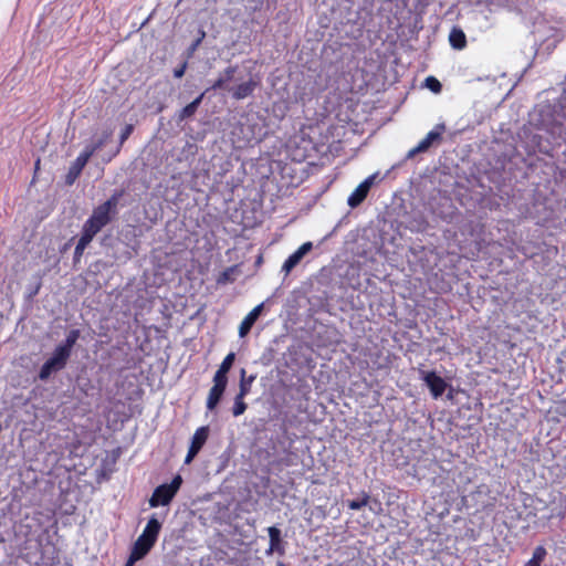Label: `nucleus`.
Instances as JSON below:
<instances>
[{
    "mask_svg": "<svg viewBox=\"0 0 566 566\" xmlns=\"http://www.w3.org/2000/svg\"><path fill=\"white\" fill-rule=\"evenodd\" d=\"M227 88V82L226 80L222 77V76H219L214 83L212 84V86L210 87V90H226Z\"/></svg>",
    "mask_w": 566,
    "mask_h": 566,
    "instance_id": "c756f323",
    "label": "nucleus"
},
{
    "mask_svg": "<svg viewBox=\"0 0 566 566\" xmlns=\"http://www.w3.org/2000/svg\"><path fill=\"white\" fill-rule=\"evenodd\" d=\"M93 239H94V237H92L91 234H88L87 232L82 230L81 238L78 239L77 244L74 250V256H73L74 262H78L81 260L85 249L92 242Z\"/></svg>",
    "mask_w": 566,
    "mask_h": 566,
    "instance_id": "a211bd4d",
    "label": "nucleus"
},
{
    "mask_svg": "<svg viewBox=\"0 0 566 566\" xmlns=\"http://www.w3.org/2000/svg\"><path fill=\"white\" fill-rule=\"evenodd\" d=\"M255 378V375L247 376L245 369L242 368L238 395L247 397L251 392V387Z\"/></svg>",
    "mask_w": 566,
    "mask_h": 566,
    "instance_id": "6ab92c4d",
    "label": "nucleus"
},
{
    "mask_svg": "<svg viewBox=\"0 0 566 566\" xmlns=\"http://www.w3.org/2000/svg\"><path fill=\"white\" fill-rule=\"evenodd\" d=\"M154 545L155 543L139 535L133 545L130 555L140 560L150 552Z\"/></svg>",
    "mask_w": 566,
    "mask_h": 566,
    "instance_id": "ddd939ff",
    "label": "nucleus"
},
{
    "mask_svg": "<svg viewBox=\"0 0 566 566\" xmlns=\"http://www.w3.org/2000/svg\"><path fill=\"white\" fill-rule=\"evenodd\" d=\"M123 195V190H116L105 202L95 207L82 230L95 237L116 216L117 206Z\"/></svg>",
    "mask_w": 566,
    "mask_h": 566,
    "instance_id": "f257e3e1",
    "label": "nucleus"
},
{
    "mask_svg": "<svg viewBox=\"0 0 566 566\" xmlns=\"http://www.w3.org/2000/svg\"><path fill=\"white\" fill-rule=\"evenodd\" d=\"M209 437V427L202 426L199 427L191 439L190 447L188 449V453L185 458V463L189 464L195 459V457L200 452L205 443L207 442Z\"/></svg>",
    "mask_w": 566,
    "mask_h": 566,
    "instance_id": "20e7f679",
    "label": "nucleus"
},
{
    "mask_svg": "<svg viewBox=\"0 0 566 566\" xmlns=\"http://www.w3.org/2000/svg\"><path fill=\"white\" fill-rule=\"evenodd\" d=\"M423 380L434 398L442 396L447 389L446 380L441 376L437 375L436 371L426 373Z\"/></svg>",
    "mask_w": 566,
    "mask_h": 566,
    "instance_id": "1a4fd4ad",
    "label": "nucleus"
},
{
    "mask_svg": "<svg viewBox=\"0 0 566 566\" xmlns=\"http://www.w3.org/2000/svg\"><path fill=\"white\" fill-rule=\"evenodd\" d=\"M206 36L205 31H200V36L193 42L192 50H196V48L201 43L203 38Z\"/></svg>",
    "mask_w": 566,
    "mask_h": 566,
    "instance_id": "2f4dec72",
    "label": "nucleus"
},
{
    "mask_svg": "<svg viewBox=\"0 0 566 566\" xmlns=\"http://www.w3.org/2000/svg\"><path fill=\"white\" fill-rule=\"evenodd\" d=\"M313 248L312 242L303 243L295 252H293L283 263L282 271L289 274L303 259V256L310 252Z\"/></svg>",
    "mask_w": 566,
    "mask_h": 566,
    "instance_id": "9d476101",
    "label": "nucleus"
},
{
    "mask_svg": "<svg viewBox=\"0 0 566 566\" xmlns=\"http://www.w3.org/2000/svg\"><path fill=\"white\" fill-rule=\"evenodd\" d=\"M40 287H41V283H38L35 289H32V294L31 295H36L39 293Z\"/></svg>",
    "mask_w": 566,
    "mask_h": 566,
    "instance_id": "f704fd0d",
    "label": "nucleus"
},
{
    "mask_svg": "<svg viewBox=\"0 0 566 566\" xmlns=\"http://www.w3.org/2000/svg\"><path fill=\"white\" fill-rule=\"evenodd\" d=\"M186 69H187V62H184L180 66H178L174 70V76L176 78L182 77L186 72Z\"/></svg>",
    "mask_w": 566,
    "mask_h": 566,
    "instance_id": "7c9ffc66",
    "label": "nucleus"
},
{
    "mask_svg": "<svg viewBox=\"0 0 566 566\" xmlns=\"http://www.w3.org/2000/svg\"><path fill=\"white\" fill-rule=\"evenodd\" d=\"M70 356L71 354L66 352V349L56 346L51 357L63 369L66 366Z\"/></svg>",
    "mask_w": 566,
    "mask_h": 566,
    "instance_id": "5701e85b",
    "label": "nucleus"
},
{
    "mask_svg": "<svg viewBox=\"0 0 566 566\" xmlns=\"http://www.w3.org/2000/svg\"><path fill=\"white\" fill-rule=\"evenodd\" d=\"M368 501H369V495L364 493L363 497L361 499H357V500H350L348 501V504L347 506L353 510V511H358L360 510L361 507L366 506L368 504Z\"/></svg>",
    "mask_w": 566,
    "mask_h": 566,
    "instance_id": "bb28decb",
    "label": "nucleus"
},
{
    "mask_svg": "<svg viewBox=\"0 0 566 566\" xmlns=\"http://www.w3.org/2000/svg\"><path fill=\"white\" fill-rule=\"evenodd\" d=\"M546 555V548L539 545L534 549L532 558L524 566H541Z\"/></svg>",
    "mask_w": 566,
    "mask_h": 566,
    "instance_id": "4be33fe9",
    "label": "nucleus"
},
{
    "mask_svg": "<svg viewBox=\"0 0 566 566\" xmlns=\"http://www.w3.org/2000/svg\"><path fill=\"white\" fill-rule=\"evenodd\" d=\"M205 96V93H201L197 98H195L191 103H189L188 105H186L180 112H179V115H178V119L179 120H185L187 118H190L191 116H193L199 107V105L201 104L202 102V98Z\"/></svg>",
    "mask_w": 566,
    "mask_h": 566,
    "instance_id": "f3484780",
    "label": "nucleus"
},
{
    "mask_svg": "<svg viewBox=\"0 0 566 566\" xmlns=\"http://www.w3.org/2000/svg\"><path fill=\"white\" fill-rule=\"evenodd\" d=\"M237 69V66H228L220 76H222L228 83L233 78Z\"/></svg>",
    "mask_w": 566,
    "mask_h": 566,
    "instance_id": "c85d7f7f",
    "label": "nucleus"
},
{
    "mask_svg": "<svg viewBox=\"0 0 566 566\" xmlns=\"http://www.w3.org/2000/svg\"><path fill=\"white\" fill-rule=\"evenodd\" d=\"M262 307L263 305L260 304L258 306H255L243 319L242 322L240 323V326H239V335L240 337H244L245 335L249 334V332L251 331L252 326L254 325L255 321L258 319V317L260 316L261 314V311H262Z\"/></svg>",
    "mask_w": 566,
    "mask_h": 566,
    "instance_id": "f8f14e48",
    "label": "nucleus"
},
{
    "mask_svg": "<svg viewBox=\"0 0 566 566\" xmlns=\"http://www.w3.org/2000/svg\"><path fill=\"white\" fill-rule=\"evenodd\" d=\"M446 130L444 124H438L430 130L419 144L409 150L408 157H413L419 153L427 151L433 144H439L442 140V134Z\"/></svg>",
    "mask_w": 566,
    "mask_h": 566,
    "instance_id": "7ed1b4c3",
    "label": "nucleus"
},
{
    "mask_svg": "<svg viewBox=\"0 0 566 566\" xmlns=\"http://www.w3.org/2000/svg\"><path fill=\"white\" fill-rule=\"evenodd\" d=\"M40 287H41V283H38L35 289H32V294L31 295H36L39 293Z\"/></svg>",
    "mask_w": 566,
    "mask_h": 566,
    "instance_id": "72a5a7b5",
    "label": "nucleus"
},
{
    "mask_svg": "<svg viewBox=\"0 0 566 566\" xmlns=\"http://www.w3.org/2000/svg\"><path fill=\"white\" fill-rule=\"evenodd\" d=\"M376 179V175H371L367 177L364 181H361L355 190L349 195L347 199V205L350 208H357L359 205H361L365 199L367 198L370 188L373 187Z\"/></svg>",
    "mask_w": 566,
    "mask_h": 566,
    "instance_id": "39448f33",
    "label": "nucleus"
},
{
    "mask_svg": "<svg viewBox=\"0 0 566 566\" xmlns=\"http://www.w3.org/2000/svg\"><path fill=\"white\" fill-rule=\"evenodd\" d=\"M269 534V548L266 549V555H272L273 553L283 556L285 554V542L282 539L281 530L276 526L268 527Z\"/></svg>",
    "mask_w": 566,
    "mask_h": 566,
    "instance_id": "0eeeda50",
    "label": "nucleus"
},
{
    "mask_svg": "<svg viewBox=\"0 0 566 566\" xmlns=\"http://www.w3.org/2000/svg\"><path fill=\"white\" fill-rule=\"evenodd\" d=\"M134 130V126L132 124H127L120 132L119 135V144L117 148L114 150L112 155H109L106 159H104L106 163L111 161L115 156H117L122 149V146L124 143L129 138Z\"/></svg>",
    "mask_w": 566,
    "mask_h": 566,
    "instance_id": "aec40b11",
    "label": "nucleus"
},
{
    "mask_svg": "<svg viewBox=\"0 0 566 566\" xmlns=\"http://www.w3.org/2000/svg\"><path fill=\"white\" fill-rule=\"evenodd\" d=\"M235 360V354L233 352L229 353L220 364L218 370L216 371L214 376L221 379L228 380V373L233 366V363Z\"/></svg>",
    "mask_w": 566,
    "mask_h": 566,
    "instance_id": "dca6fc26",
    "label": "nucleus"
},
{
    "mask_svg": "<svg viewBox=\"0 0 566 566\" xmlns=\"http://www.w3.org/2000/svg\"><path fill=\"white\" fill-rule=\"evenodd\" d=\"M62 368L50 357L41 367L39 371V378L41 380H46L52 373L59 371Z\"/></svg>",
    "mask_w": 566,
    "mask_h": 566,
    "instance_id": "412c9836",
    "label": "nucleus"
},
{
    "mask_svg": "<svg viewBox=\"0 0 566 566\" xmlns=\"http://www.w3.org/2000/svg\"><path fill=\"white\" fill-rule=\"evenodd\" d=\"M80 338V331L78 329H71L69 334L66 335V338L62 344L59 346L66 349L70 354L72 353V348L76 344L77 339Z\"/></svg>",
    "mask_w": 566,
    "mask_h": 566,
    "instance_id": "b1692460",
    "label": "nucleus"
},
{
    "mask_svg": "<svg viewBox=\"0 0 566 566\" xmlns=\"http://www.w3.org/2000/svg\"><path fill=\"white\" fill-rule=\"evenodd\" d=\"M182 484V478L181 475L177 474L174 476L170 483H164L158 485L150 499H149V506L150 507H158V506H166L170 504V502L174 500L176 494L178 493L180 486Z\"/></svg>",
    "mask_w": 566,
    "mask_h": 566,
    "instance_id": "f03ea898",
    "label": "nucleus"
},
{
    "mask_svg": "<svg viewBox=\"0 0 566 566\" xmlns=\"http://www.w3.org/2000/svg\"><path fill=\"white\" fill-rule=\"evenodd\" d=\"M276 566H287L286 564H284L283 562H277L276 563Z\"/></svg>",
    "mask_w": 566,
    "mask_h": 566,
    "instance_id": "c9c22d12",
    "label": "nucleus"
},
{
    "mask_svg": "<svg viewBox=\"0 0 566 566\" xmlns=\"http://www.w3.org/2000/svg\"><path fill=\"white\" fill-rule=\"evenodd\" d=\"M259 83L254 81L253 78H250L247 82H243L229 91L231 92V95L234 99L240 101L244 99L253 94L255 88L258 87Z\"/></svg>",
    "mask_w": 566,
    "mask_h": 566,
    "instance_id": "9b49d317",
    "label": "nucleus"
},
{
    "mask_svg": "<svg viewBox=\"0 0 566 566\" xmlns=\"http://www.w3.org/2000/svg\"><path fill=\"white\" fill-rule=\"evenodd\" d=\"M111 135H112V132H105L103 134L102 138H99L96 143L86 146L84 151L90 154V157H92L98 149H101L105 145V143L111 137Z\"/></svg>",
    "mask_w": 566,
    "mask_h": 566,
    "instance_id": "393cba45",
    "label": "nucleus"
},
{
    "mask_svg": "<svg viewBox=\"0 0 566 566\" xmlns=\"http://www.w3.org/2000/svg\"><path fill=\"white\" fill-rule=\"evenodd\" d=\"M426 87H428L433 93H440L442 90V85L438 78L434 76H428L424 80Z\"/></svg>",
    "mask_w": 566,
    "mask_h": 566,
    "instance_id": "cd10ccee",
    "label": "nucleus"
},
{
    "mask_svg": "<svg viewBox=\"0 0 566 566\" xmlns=\"http://www.w3.org/2000/svg\"><path fill=\"white\" fill-rule=\"evenodd\" d=\"M139 559H137L136 557H134L133 555L129 554V557L127 559V562L125 563L124 566H134V564L136 562H138Z\"/></svg>",
    "mask_w": 566,
    "mask_h": 566,
    "instance_id": "473e14b6",
    "label": "nucleus"
},
{
    "mask_svg": "<svg viewBox=\"0 0 566 566\" xmlns=\"http://www.w3.org/2000/svg\"><path fill=\"white\" fill-rule=\"evenodd\" d=\"M160 530H161V523L158 521V518L155 515H153L148 520L140 536L144 538H147L150 542L156 544L158 535L160 533Z\"/></svg>",
    "mask_w": 566,
    "mask_h": 566,
    "instance_id": "4468645a",
    "label": "nucleus"
},
{
    "mask_svg": "<svg viewBox=\"0 0 566 566\" xmlns=\"http://www.w3.org/2000/svg\"><path fill=\"white\" fill-rule=\"evenodd\" d=\"M227 385L228 380L213 376V386L210 388L207 398L208 410H213L218 406L226 391Z\"/></svg>",
    "mask_w": 566,
    "mask_h": 566,
    "instance_id": "423d86ee",
    "label": "nucleus"
},
{
    "mask_svg": "<svg viewBox=\"0 0 566 566\" xmlns=\"http://www.w3.org/2000/svg\"><path fill=\"white\" fill-rule=\"evenodd\" d=\"M449 42L455 50H462L467 46V36L462 29L453 27L449 34Z\"/></svg>",
    "mask_w": 566,
    "mask_h": 566,
    "instance_id": "2eb2a0df",
    "label": "nucleus"
},
{
    "mask_svg": "<svg viewBox=\"0 0 566 566\" xmlns=\"http://www.w3.org/2000/svg\"><path fill=\"white\" fill-rule=\"evenodd\" d=\"M91 159L90 154L86 151H82L76 159L72 163L69 168V171L65 176V184L71 186L75 182V180L80 177L82 170Z\"/></svg>",
    "mask_w": 566,
    "mask_h": 566,
    "instance_id": "6e6552de",
    "label": "nucleus"
},
{
    "mask_svg": "<svg viewBox=\"0 0 566 566\" xmlns=\"http://www.w3.org/2000/svg\"><path fill=\"white\" fill-rule=\"evenodd\" d=\"M245 396L238 395L234 397V403L232 407V415L234 417H239L243 415L248 408V405L244 401Z\"/></svg>",
    "mask_w": 566,
    "mask_h": 566,
    "instance_id": "a878e982",
    "label": "nucleus"
}]
</instances>
